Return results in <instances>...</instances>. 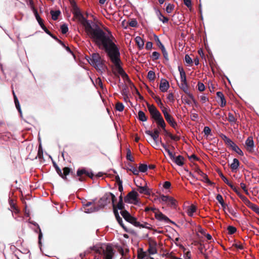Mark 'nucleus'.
Wrapping results in <instances>:
<instances>
[{
  "mask_svg": "<svg viewBox=\"0 0 259 259\" xmlns=\"http://www.w3.org/2000/svg\"><path fill=\"white\" fill-rule=\"evenodd\" d=\"M153 44L151 41H148L146 45V49L148 50H150L152 48Z\"/></svg>",
  "mask_w": 259,
  "mask_h": 259,
  "instance_id": "nucleus-63",
  "label": "nucleus"
},
{
  "mask_svg": "<svg viewBox=\"0 0 259 259\" xmlns=\"http://www.w3.org/2000/svg\"><path fill=\"white\" fill-rule=\"evenodd\" d=\"M114 181L117 183L118 186V191L120 192V195L119 197V200L117 205V208L120 210V212L123 211V209L124 207V204L122 200V192L123 191V186H122V181L120 180L119 176L118 175L114 176ZM125 210H123L124 211Z\"/></svg>",
  "mask_w": 259,
  "mask_h": 259,
  "instance_id": "nucleus-8",
  "label": "nucleus"
},
{
  "mask_svg": "<svg viewBox=\"0 0 259 259\" xmlns=\"http://www.w3.org/2000/svg\"><path fill=\"white\" fill-rule=\"evenodd\" d=\"M184 3L188 8H191L192 7L191 0H184Z\"/></svg>",
  "mask_w": 259,
  "mask_h": 259,
  "instance_id": "nucleus-62",
  "label": "nucleus"
},
{
  "mask_svg": "<svg viewBox=\"0 0 259 259\" xmlns=\"http://www.w3.org/2000/svg\"><path fill=\"white\" fill-rule=\"evenodd\" d=\"M240 162L238 159H237V158H234L233 162L230 165V167L232 169V171H236V170L238 168Z\"/></svg>",
  "mask_w": 259,
  "mask_h": 259,
  "instance_id": "nucleus-23",
  "label": "nucleus"
},
{
  "mask_svg": "<svg viewBox=\"0 0 259 259\" xmlns=\"http://www.w3.org/2000/svg\"><path fill=\"white\" fill-rule=\"evenodd\" d=\"M83 175H85V176H88L91 178H92L93 177V174L92 172H89L87 171L85 168H83L81 169H78L76 172L77 176L79 177L78 179V181L82 182L84 180V178L82 176Z\"/></svg>",
  "mask_w": 259,
  "mask_h": 259,
  "instance_id": "nucleus-11",
  "label": "nucleus"
},
{
  "mask_svg": "<svg viewBox=\"0 0 259 259\" xmlns=\"http://www.w3.org/2000/svg\"><path fill=\"white\" fill-rule=\"evenodd\" d=\"M180 88L186 94L189 91L187 83H181Z\"/></svg>",
  "mask_w": 259,
  "mask_h": 259,
  "instance_id": "nucleus-43",
  "label": "nucleus"
},
{
  "mask_svg": "<svg viewBox=\"0 0 259 259\" xmlns=\"http://www.w3.org/2000/svg\"><path fill=\"white\" fill-rule=\"evenodd\" d=\"M155 41H156V42L157 43V45L159 47V48L161 50H162L163 49L165 48L164 46L161 43V42L160 41L159 38H158V37L157 35H155Z\"/></svg>",
  "mask_w": 259,
  "mask_h": 259,
  "instance_id": "nucleus-44",
  "label": "nucleus"
},
{
  "mask_svg": "<svg viewBox=\"0 0 259 259\" xmlns=\"http://www.w3.org/2000/svg\"><path fill=\"white\" fill-rule=\"evenodd\" d=\"M128 25L133 27H136L138 25V22L136 19H131L129 22H128Z\"/></svg>",
  "mask_w": 259,
  "mask_h": 259,
  "instance_id": "nucleus-53",
  "label": "nucleus"
},
{
  "mask_svg": "<svg viewBox=\"0 0 259 259\" xmlns=\"http://www.w3.org/2000/svg\"><path fill=\"white\" fill-rule=\"evenodd\" d=\"M196 207L193 205H191L187 209L188 215L190 217H192L193 215L194 212L196 211Z\"/></svg>",
  "mask_w": 259,
  "mask_h": 259,
  "instance_id": "nucleus-32",
  "label": "nucleus"
},
{
  "mask_svg": "<svg viewBox=\"0 0 259 259\" xmlns=\"http://www.w3.org/2000/svg\"><path fill=\"white\" fill-rule=\"evenodd\" d=\"M50 13L52 15V18L54 20H56L58 19V16H59V15L61 13V12L59 10H57V11L52 10Z\"/></svg>",
  "mask_w": 259,
  "mask_h": 259,
  "instance_id": "nucleus-35",
  "label": "nucleus"
},
{
  "mask_svg": "<svg viewBox=\"0 0 259 259\" xmlns=\"http://www.w3.org/2000/svg\"><path fill=\"white\" fill-rule=\"evenodd\" d=\"M127 169L128 170L132 171L135 175H138L139 173V170H138L137 167L134 166L131 164H128L127 166Z\"/></svg>",
  "mask_w": 259,
  "mask_h": 259,
  "instance_id": "nucleus-29",
  "label": "nucleus"
},
{
  "mask_svg": "<svg viewBox=\"0 0 259 259\" xmlns=\"http://www.w3.org/2000/svg\"><path fill=\"white\" fill-rule=\"evenodd\" d=\"M178 70L180 72L181 80L182 81V83H187L186 73L183 68L181 66H179Z\"/></svg>",
  "mask_w": 259,
  "mask_h": 259,
  "instance_id": "nucleus-20",
  "label": "nucleus"
},
{
  "mask_svg": "<svg viewBox=\"0 0 259 259\" xmlns=\"http://www.w3.org/2000/svg\"><path fill=\"white\" fill-rule=\"evenodd\" d=\"M170 186H171V184L168 181L164 182V183H163V188H165V189H169L170 187Z\"/></svg>",
  "mask_w": 259,
  "mask_h": 259,
  "instance_id": "nucleus-60",
  "label": "nucleus"
},
{
  "mask_svg": "<svg viewBox=\"0 0 259 259\" xmlns=\"http://www.w3.org/2000/svg\"><path fill=\"white\" fill-rule=\"evenodd\" d=\"M228 230L229 232V234L232 235L236 232L237 229L235 227H233L232 226H229L228 227Z\"/></svg>",
  "mask_w": 259,
  "mask_h": 259,
  "instance_id": "nucleus-52",
  "label": "nucleus"
},
{
  "mask_svg": "<svg viewBox=\"0 0 259 259\" xmlns=\"http://www.w3.org/2000/svg\"><path fill=\"white\" fill-rule=\"evenodd\" d=\"M147 107L151 118L154 119L158 126H160L163 130H165V123L159 111L153 105L147 104Z\"/></svg>",
  "mask_w": 259,
  "mask_h": 259,
  "instance_id": "nucleus-4",
  "label": "nucleus"
},
{
  "mask_svg": "<svg viewBox=\"0 0 259 259\" xmlns=\"http://www.w3.org/2000/svg\"><path fill=\"white\" fill-rule=\"evenodd\" d=\"M169 197L167 195H164L163 194L160 195V197L157 198V199L160 202L162 201L166 203H167L168 199H169Z\"/></svg>",
  "mask_w": 259,
  "mask_h": 259,
  "instance_id": "nucleus-38",
  "label": "nucleus"
},
{
  "mask_svg": "<svg viewBox=\"0 0 259 259\" xmlns=\"http://www.w3.org/2000/svg\"><path fill=\"white\" fill-rule=\"evenodd\" d=\"M167 203V205H168L171 207H173V208H175L177 205L176 200L174 198H172L171 197H169V199H168Z\"/></svg>",
  "mask_w": 259,
  "mask_h": 259,
  "instance_id": "nucleus-34",
  "label": "nucleus"
},
{
  "mask_svg": "<svg viewBox=\"0 0 259 259\" xmlns=\"http://www.w3.org/2000/svg\"><path fill=\"white\" fill-rule=\"evenodd\" d=\"M217 95L218 97L219 98L221 99V106L222 107L225 106L226 104V100L225 99V97H224V94H223V93L221 92H218L217 93Z\"/></svg>",
  "mask_w": 259,
  "mask_h": 259,
  "instance_id": "nucleus-28",
  "label": "nucleus"
},
{
  "mask_svg": "<svg viewBox=\"0 0 259 259\" xmlns=\"http://www.w3.org/2000/svg\"><path fill=\"white\" fill-rule=\"evenodd\" d=\"M147 78L149 79L150 81H153L155 79V72L152 70H150L148 72L147 74Z\"/></svg>",
  "mask_w": 259,
  "mask_h": 259,
  "instance_id": "nucleus-40",
  "label": "nucleus"
},
{
  "mask_svg": "<svg viewBox=\"0 0 259 259\" xmlns=\"http://www.w3.org/2000/svg\"><path fill=\"white\" fill-rule=\"evenodd\" d=\"M138 259H149V255L146 252L143 251V248H140L138 253Z\"/></svg>",
  "mask_w": 259,
  "mask_h": 259,
  "instance_id": "nucleus-22",
  "label": "nucleus"
},
{
  "mask_svg": "<svg viewBox=\"0 0 259 259\" xmlns=\"http://www.w3.org/2000/svg\"><path fill=\"white\" fill-rule=\"evenodd\" d=\"M114 217L119 224V225L124 229V230L127 233H131V230L127 228L124 224L123 221L122 220V218H121L117 211V210L116 209L114 206Z\"/></svg>",
  "mask_w": 259,
  "mask_h": 259,
  "instance_id": "nucleus-12",
  "label": "nucleus"
},
{
  "mask_svg": "<svg viewBox=\"0 0 259 259\" xmlns=\"http://www.w3.org/2000/svg\"><path fill=\"white\" fill-rule=\"evenodd\" d=\"M113 206V194L111 192L106 193L98 201L96 199L83 204V211L87 213H93L103 208L110 201Z\"/></svg>",
  "mask_w": 259,
  "mask_h": 259,
  "instance_id": "nucleus-2",
  "label": "nucleus"
},
{
  "mask_svg": "<svg viewBox=\"0 0 259 259\" xmlns=\"http://www.w3.org/2000/svg\"><path fill=\"white\" fill-rule=\"evenodd\" d=\"M197 174L201 176L203 179L200 180L208 184L209 185H212L214 184L213 183L211 182L208 179L207 175L206 174H204L202 170L198 169L197 170Z\"/></svg>",
  "mask_w": 259,
  "mask_h": 259,
  "instance_id": "nucleus-16",
  "label": "nucleus"
},
{
  "mask_svg": "<svg viewBox=\"0 0 259 259\" xmlns=\"http://www.w3.org/2000/svg\"><path fill=\"white\" fill-rule=\"evenodd\" d=\"M169 87V83L166 79H162L160 85L159 89L162 92H165L167 91Z\"/></svg>",
  "mask_w": 259,
  "mask_h": 259,
  "instance_id": "nucleus-18",
  "label": "nucleus"
},
{
  "mask_svg": "<svg viewBox=\"0 0 259 259\" xmlns=\"http://www.w3.org/2000/svg\"><path fill=\"white\" fill-rule=\"evenodd\" d=\"M89 62L94 66V67L99 71L103 69V61L98 53H94L92 55V57Z\"/></svg>",
  "mask_w": 259,
  "mask_h": 259,
  "instance_id": "nucleus-9",
  "label": "nucleus"
},
{
  "mask_svg": "<svg viewBox=\"0 0 259 259\" xmlns=\"http://www.w3.org/2000/svg\"><path fill=\"white\" fill-rule=\"evenodd\" d=\"M220 176L222 178V179L223 180V181L228 186H229L231 183L228 181V180L224 176V175L220 172L219 174Z\"/></svg>",
  "mask_w": 259,
  "mask_h": 259,
  "instance_id": "nucleus-57",
  "label": "nucleus"
},
{
  "mask_svg": "<svg viewBox=\"0 0 259 259\" xmlns=\"http://www.w3.org/2000/svg\"><path fill=\"white\" fill-rule=\"evenodd\" d=\"M148 251L149 253L151 255L157 253L156 248L155 246H152L151 245H150Z\"/></svg>",
  "mask_w": 259,
  "mask_h": 259,
  "instance_id": "nucleus-42",
  "label": "nucleus"
},
{
  "mask_svg": "<svg viewBox=\"0 0 259 259\" xmlns=\"http://www.w3.org/2000/svg\"><path fill=\"white\" fill-rule=\"evenodd\" d=\"M246 148L247 150L252 153L254 151V142L251 137H248L245 141Z\"/></svg>",
  "mask_w": 259,
  "mask_h": 259,
  "instance_id": "nucleus-13",
  "label": "nucleus"
},
{
  "mask_svg": "<svg viewBox=\"0 0 259 259\" xmlns=\"http://www.w3.org/2000/svg\"><path fill=\"white\" fill-rule=\"evenodd\" d=\"M156 14L159 20L162 21L163 23H166L168 22V18L164 16L159 10H157L156 11Z\"/></svg>",
  "mask_w": 259,
  "mask_h": 259,
  "instance_id": "nucleus-25",
  "label": "nucleus"
},
{
  "mask_svg": "<svg viewBox=\"0 0 259 259\" xmlns=\"http://www.w3.org/2000/svg\"><path fill=\"white\" fill-rule=\"evenodd\" d=\"M240 199L249 207L252 203L245 196L243 195H240Z\"/></svg>",
  "mask_w": 259,
  "mask_h": 259,
  "instance_id": "nucleus-39",
  "label": "nucleus"
},
{
  "mask_svg": "<svg viewBox=\"0 0 259 259\" xmlns=\"http://www.w3.org/2000/svg\"><path fill=\"white\" fill-rule=\"evenodd\" d=\"M115 108L116 111L121 112L124 108V106L121 102H117L115 104Z\"/></svg>",
  "mask_w": 259,
  "mask_h": 259,
  "instance_id": "nucleus-37",
  "label": "nucleus"
},
{
  "mask_svg": "<svg viewBox=\"0 0 259 259\" xmlns=\"http://www.w3.org/2000/svg\"><path fill=\"white\" fill-rule=\"evenodd\" d=\"M121 215L126 222L133 225L135 227L151 229V225L149 224L146 222L141 224L137 221V219L136 217L132 215L126 210L122 211L121 212Z\"/></svg>",
  "mask_w": 259,
  "mask_h": 259,
  "instance_id": "nucleus-5",
  "label": "nucleus"
},
{
  "mask_svg": "<svg viewBox=\"0 0 259 259\" xmlns=\"http://www.w3.org/2000/svg\"><path fill=\"white\" fill-rule=\"evenodd\" d=\"M174 8V6L173 5L168 4L165 8V10L167 13H170L173 10Z\"/></svg>",
  "mask_w": 259,
  "mask_h": 259,
  "instance_id": "nucleus-55",
  "label": "nucleus"
},
{
  "mask_svg": "<svg viewBox=\"0 0 259 259\" xmlns=\"http://www.w3.org/2000/svg\"><path fill=\"white\" fill-rule=\"evenodd\" d=\"M166 120L167 122L174 128H176L177 126V122L174 120V118L171 117V116L169 115H165V117H164Z\"/></svg>",
  "mask_w": 259,
  "mask_h": 259,
  "instance_id": "nucleus-21",
  "label": "nucleus"
},
{
  "mask_svg": "<svg viewBox=\"0 0 259 259\" xmlns=\"http://www.w3.org/2000/svg\"><path fill=\"white\" fill-rule=\"evenodd\" d=\"M54 166L55 168L56 172L57 174L65 181H68L67 178V176L69 175L70 169L68 167H64L63 170V172H62L61 169L59 167L57 164L56 163H54Z\"/></svg>",
  "mask_w": 259,
  "mask_h": 259,
  "instance_id": "nucleus-10",
  "label": "nucleus"
},
{
  "mask_svg": "<svg viewBox=\"0 0 259 259\" xmlns=\"http://www.w3.org/2000/svg\"><path fill=\"white\" fill-rule=\"evenodd\" d=\"M138 196V194L136 191H132L124 197V201L126 202H129L131 200L136 201L137 200Z\"/></svg>",
  "mask_w": 259,
  "mask_h": 259,
  "instance_id": "nucleus-15",
  "label": "nucleus"
},
{
  "mask_svg": "<svg viewBox=\"0 0 259 259\" xmlns=\"http://www.w3.org/2000/svg\"><path fill=\"white\" fill-rule=\"evenodd\" d=\"M153 61L158 60L160 57V54L157 52H153L151 56Z\"/></svg>",
  "mask_w": 259,
  "mask_h": 259,
  "instance_id": "nucleus-49",
  "label": "nucleus"
},
{
  "mask_svg": "<svg viewBox=\"0 0 259 259\" xmlns=\"http://www.w3.org/2000/svg\"><path fill=\"white\" fill-rule=\"evenodd\" d=\"M34 14H35V18H36L38 23H39L40 26H41L42 25L44 24V23L42 22V19H41V18L39 16L36 10H35Z\"/></svg>",
  "mask_w": 259,
  "mask_h": 259,
  "instance_id": "nucleus-51",
  "label": "nucleus"
},
{
  "mask_svg": "<svg viewBox=\"0 0 259 259\" xmlns=\"http://www.w3.org/2000/svg\"><path fill=\"white\" fill-rule=\"evenodd\" d=\"M220 136L227 145L229 144H230V142L232 141V140L230 139H229L226 135L223 134H222Z\"/></svg>",
  "mask_w": 259,
  "mask_h": 259,
  "instance_id": "nucleus-50",
  "label": "nucleus"
},
{
  "mask_svg": "<svg viewBox=\"0 0 259 259\" xmlns=\"http://www.w3.org/2000/svg\"><path fill=\"white\" fill-rule=\"evenodd\" d=\"M74 17L79 21L85 29L92 22L84 17L80 9L77 7L71 10Z\"/></svg>",
  "mask_w": 259,
  "mask_h": 259,
  "instance_id": "nucleus-7",
  "label": "nucleus"
},
{
  "mask_svg": "<svg viewBox=\"0 0 259 259\" xmlns=\"http://www.w3.org/2000/svg\"><path fill=\"white\" fill-rule=\"evenodd\" d=\"M138 191L140 193L144 194L146 195H149L150 192L149 189L147 188V185L144 186H138Z\"/></svg>",
  "mask_w": 259,
  "mask_h": 259,
  "instance_id": "nucleus-24",
  "label": "nucleus"
},
{
  "mask_svg": "<svg viewBox=\"0 0 259 259\" xmlns=\"http://www.w3.org/2000/svg\"><path fill=\"white\" fill-rule=\"evenodd\" d=\"M185 61L187 64H191L193 63V61L190 56L186 54L185 56Z\"/></svg>",
  "mask_w": 259,
  "mask_h": 259,
  "instance_id": "nucleus-56",
  "label": "nucleus"
},
{
  "mask_svg": "<svg viewBox=\"0 0 259 259\" xmlns=\"http://www.w3.org/2000/svg\"><path fill=\"white\" fill-rule=\"evenodd\" d=\"M228 146L231 147L232 149L236 152L240 156L243 155V152L240 149V148L232 141L230 142V144H229Z\"/></svg>",
  "mask_w": 259,
  "mask_h": 259,
  "instance_id": "nucleus-17",
  "label": "nucleus"
},
{
  "mask_svg": "<svg viewBox=\"0 0 259 259\" xmlns=\"http://www.w3.org/2000/svg\"><path fill=\"white\" fill-rule=\"evenodd\" d=\"M203 132L204 133V135L206 136L211 135V129L208 126H205L204 127Z\"/></svg>",
  "mask_w": 259,
  "mask_h": 259,
  "instance_id": "nucleus-54",
  "label": "nucleus"
},
{
  "mask_svg": "<svg viewBox=\"0 0 259 259\" xmlns=\"http://www.w3.org/2000/svg\"><path fill=\"white\" fill-rule=\"evenodd\" d=\"M216 199L221 204H222V202L224 201V200L221 194H218L216 196Z\"/></svg>",
  "mask_w": 259,
  "mask_h": 259,
  "instance_id": "nucleus-61",
  "label": "nucleus"
},
{
  "mask_svg": "<svg viewBox=\"0 0 259 259\" xmlns=\"http://www.w3.org/2000/svg\"><path fill=\"white\" fill-rule=\"evenodd\" d=\"M135 41L137 44L138 48L140 50L143 49L144 46V41L140 36H136L135 38Z\"/></svg>",
  "mask_w": 259,
  "mask_h": 259,
  "instance_id": "nucleus-26",
  "label": "nucleus"
},
{
  "mask_svg": "<svg viewBox=\"0 0 259 259\" xmlns=\"http://www.w3.org/2000/svg\"><path fill=\"white\" fill-rule=\"evenodd\" d=\"M120 89L121 90V93L122 95H126L127 92V88L124 83H121V84H118Z\"/></svg>",
  "mask_w": 259,
  "mask_h": 259,
  "instance_id": "nucleus-33",
  "label": "nucleus"
},
{
  "mask_svg": "<svg viewBox=\"0 0 259 259\" xmlns=\"http://www.w3.org/2000/svg\"><path fill=\"white\" fill-rule=\"evenodd\" d=\"M228 120L231 123H235V122L236 121V118L234 117L233 114L231 113H229Z\"/></svg>",
  "mask_w": 259,
  "mask_h": 259,
  "instance_id": "nucleus-46",
  "label": "nucleus"
},
{
  "mask_svg": "<svg viewBox=\"0 0 259 259\" xmlns=\"http://www.w3.org/2000/svg\"><path fill=\"white\" fill-rule=\"evenodd\" d=\"M191 119L193 121L196 120L198 118V115L197 113H192L191 116Z\"/></svg>",
  "mask_w": 259,
  "mask_h": 259,
  "instance_id": "nucleus-64",
  "label": "nucleus"
},
{
  "mask_svg": "<svg viewBox=\"0 0 259 259\" xmlns=\"http://www.w3.org/2000/svg\"><path fill=\"white\" fill-rule=\"evenodd\" d=\"M61 30L63 34H66L68 31V25L65 23L63 24L61 26Z\"/></svg>",
  "mask_w": 259,
  "mask_h": 259,
  "instance_id": "nucleus-47",
  "label": "nucleus"
},
{
  "mask_svg": "<svg viewBox=\"0 0 259 259\" xmlns=\"http://www.w3.org/2000/svg\"><path fill=\"white\" fill-rule=\"evenodd\" d=\"M148 169V165L146 164H140L139 166V172H145Z\"/></svg>",
  "mask_w": 259,
  "mask_h": 259,
  "instance_id": "nucleus-41",
  "label": "nucleus"
},
{
  "mask_svg": "<svg viewBox=\"0 0 259 259\" xmlns=\"http://www.w3.org/2000/svg\"><path fill=\"white\" fill-rule=\"evenodd\" d=\"M138 119L141 121H146L147 120V118L145 113L142 110H140L138 112Z\"/></svg>",
  "mask_w": 259,
  "mask_h": 259,
  "instance_id": "nucleus-30",
  "label": "nucleus"
},
{
  "mask_svg": "<svg viewBox=\"0 0 259 259\" xmlns=\"http://www.w3.org/2000/svg\"><path fill=\"white\" fill-rule=\"evenodd\" d=\"M198 90L202 92L205 90V86L204 84L201 82H198Z\"/></svg>",
  "mask_w": 259,
  "mask_h": 259,
  "instance_id": "nucleus-58",
  "label": "nucleus"
},
{
  "mask_svg": "<svg viewBox=\"0 0 259 259\" xmlns=\"http://www.w3.org/2000/svg\"><path fill=\"white\" fill-rule=\"evenodd\" d=\"M92 40L102 50H103L113 63V41L111 33H106L99 26L92 22L85 29Z\"/></svg>",
  "mask_w": 259,
  "mask_h": 259,
  "instance_id": "nucleus-1",
  "label": "nucleus"
},
{
  "mask_svg": "<svg viewBox=\"0 0 259 259\" xmlns=\"http://www.w3.org/2000/svg\"><path fill=\"white\" fill-rule=\"evenodd\" d=\"M91 250H95L100 254H102L104 259H112L113 255V248L112 244H103L100 247L93 246Z\"/></svg>",
  "mask_w": 259,
  "mask_h": 259,
  "instance_id": "nucleus-6",
  "label": "nucleus"
},
{
  "mask_svg": "<svg viewBox=\"0 0 259 259\" xmlns=\"http://www.w3.org/2000/svg\"><path fill=\"white\" fill-rule=\"evenodd\" d=\"M151 137L154 140V145H153V147L155 149H157V147L159 146V142L158 141L159 135H156L152 134Z\"/></svg>",
  "mask_w": 259,
  "mask_h": 259,
  "instance_id": "nucleus-31",
  "label": "nucleus"
},
{
  "mask_svg": "<svg viewBox=\"0 0 259 259\" xmlns=\"http://www.w3.org/2000/svg\"><path fill=\"white\" fill-rule=\"evenodd\" d=\"M126 159L131 161V162H134V158L132 157V153H131V152L130 151V149H127V151H126Z\"/></svg>",
  "mask_w": 259,
  "mask_h": 259,
  "instance_id": "nucleus-45",
  "label": "nucleus"
},
{
  "mask_svg": "<svg viewBox=\"0 0 259 259\" xmlns=\"http://www.w3.org/2000/svg\"><path fill=\"white\" fill-rule=\"evenodd\" d=\"M171 160L178 166H182L184 165V158L181 155L174 156Z\"/></svg>",
  "mask_w": 259,
  "mask_h": 259,
  "instance_id": "nucleus-19",
  "label": "nucleus"
},
{
  "mask_svg": "<svg viewBox=\"0 0 259 259\" xmlns=\"http://www.w3.org/2000/svg\"><path fill=\"white\" fill-rule=\"evenodd\" d=\"M155 216L156 219L159 221L164 222L166 223H171L175 224L174 222L171 221L167 217L163 214L162 212H156Z\"/></svg>",
  "mask_w": 259,
  "mask_h": 259,
  "instance_id": "nucleus-14",
  "label": "nucleus"
},
{
  "mask_svg": "<svg viewBox=\"0 0 259 259\" xmlns=\"http://www.w3.org/2000/svg\"><path fill=\"white\" fill-rule=\"evenodd\" d=\"M161 51H162L163 57L165 59V60L166 61H168L169 60L168 55V53H167V51L165 50V48L161 50Z\"/></svg>",
  "mask_w": 259,
  "mask_h": 259,
  "instance_id": "nucleus-59",
  "label": "nucleus"
},
{
  "mask_svg": "<svg viewBox=\"0 0 259 259\" xmlns=\"http://www.w3.org/2000/svg\"><path fill=\"white\" fill-rule=\"evenodd\" d=\"M228 211L231 213L232 215H233L235 218H239V214L236 211L231 207H228L227 208Z\"/></svg>",
  "mask_w": 259,
  "mask_h": 259,
  "instance_id": "nucleus-36",
  "label": "nucleus"
},
{
  "mask_svg": "<svg viewBox=\"0 0 259 259\" xmlns=\"http://www.w3.org/2000/svg\"><path fill=\"white\" fill-rule=\"evenodd\" d=\"M120 55L119 49L114 44V78L121 76L124 82L131 83L128 75L122 67L123 63L120 60Z\"/></svg>",
  "mask_w": 259,
  "mask_h": 259,
  "instance_id": "nucleus-3",
  "label": "nucleus"
},
{
  "mask_svg": "<svg viewBox=\"0 0 259 259\" xmlns=\"http://www.w3.org/2000/svg\"><path fill=\"white\" fill-rule=\"evenodd\" d=\"M13 95H14V102L15 104L16 107L17 109L18 110L21 116L22 117V111L21 109L20 105L18 99L14 92H13Z\"/></svg>",
  "mask_w": 259,
  "mask_h": 259,
  "instance_id": "nucleus-27",
  "label": "nucleus"
},
{
  "mask_svg": "<svg viewBox=\"0 0 259 259\" xmlns=\"http://www.w3.org/2000/svg\"><path fill=\"white\" fill-rule=\"evenodd\" d=\"M249 208H250L255 213L259 215V207L257 205L254 203H252V204L250 206Z\"/></svg>",
  "mask_w": 259,
  "mask_h": 259,
  "instance_id": "nucleus-48",
  "label": "nucleus"
}]
</instances>
